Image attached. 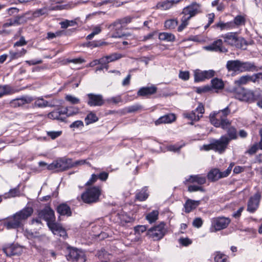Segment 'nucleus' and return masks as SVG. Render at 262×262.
Segmentation results:
<instances>
[{
    "label": "nucleus",
    "instance_id": "cd10ccee",
    "mask_svg": "<svg viewBox=\"0 0 262 262\" xmlns=\"http://www.w3.org/2000/svg\"><path fill=\"white\" fill-rule=\"evenodd\" d=\"M61 115H64V113H63V110L62 111L59 109H57L49 113L48 117L50 119H56L61 121H64L66 118L62 117L61 116Z\"/></svg>",
    "mask_w": 262,
    "mask_h": 262
},
{
    "label": "nucleus",
    "instance_id": "393cba45",
    "mask_svg": "<svg viewBox=\"0 0 262 262\" xmlns=\"http://www.w3.org/2000/svg\"><path fill=\"white\" fill-rule=\"evenodd\" d=\"M200 204V201H194L191 199H188L184 205V211L186 213H189L192 210L195 209Z\"/></svg>",
    "mask_w": 262,
    "mask_h": 262
},
{
    "label": "nucleus",
    "instance_id": "20e7f679",
    "mask_svg": "<svg viewBox=\"0 0 262 262\" xmlns=\"http://www.w3.org/2000/svg\"><path fill=\"white\" fill-rule=\"evenodd\" d=\"M222 37L224 39V42L231 46L237 48L246 50L249 45L248 42L242 37H238L237 33L230 32L223 35Z\"/></svg>",
    "mask_w": 262,
    "mask_h": 262
},
{
    "label": "nucleus",
    "instance_id": "a878e982",
    "mask_svg": "<svg viewBox=\"0 0 262 262\" xmlns=\"http://www.w3.org/2000/svg\"><path fill=\"white\" fill-rule=\"evenodd\" d=\"M176 119L173 114H168L159 118L156 121L155 124L159 125L162 123H169L174 121Z\"/></svg>",
    "mask_w": 262,
    "mask_h": 262
},
{
    "label": "nucleus",
    "instance_id": "4d7b16f0",
    "mask_svg": "<svg viewBox=\"0 0 262 262\" xmlns=\"http://www.w3.org/2000/svg\"><path fill=\"white\" fill-rule=\"evenodd\" d=\"M179 77L183 80H188L189 78V72L188 71H180Z\"/></svg>",
    "mask_w": 262,
    "mask_h": 262
},
{
    "label": "nucleus",
    "instance_id": "79ce46f5",
    "mask_svg": "<svg viewBox=\"0 0 262 262\" xmlns=\"http://www.w3.org/2000/svg\"><path fill=\"white\" fill-rule=\"evenodd\" d=\"M228 256L220 252H216L215 254L214 260L215 262H227Z\"/></svg>",
    "mask_w": 262,
    "mask_h": 262
},
{
    "label": "nucleus",
    "instance_id": "39448f33",
    "mask_svg": "<svg viewBox=\"0 0 262 262\" xmlns=\"http://www.w3.org/2000/svg\"><path fill=\"white\" fill-rule=\"evenodd\" d=\"M101 193L100 187H91L81 194V199L84 203L92 204L98 201Z\"/></svg>",
    "mask_w": 262,
    "mask_h": 262
},
{
    "label": "nucleus",
    "instance_id": "473e14b6",
    "mask_svg": "<svg viewBox=\"0 0 262 262\" xmlns=\"http://www.w3.org/2000/svg\"><path fill=\"white\" fill-rule=\"evenodd\" d=\"M178 25L177 19H170L166 20L164 23V27L169 30H173Z\"/></svg>",
    "mask_w": 262,
    "mask_h": 262
},
{
    "label": "nucleus",
    "instance_id": "c756f323",
    "mask_svg": "<svg viewBox=\"0 0 262 262\" xmlns=\"http://www.w3.org/2000/svg\"><path fill=\"white\" fill-rule=\"evenodd\" d=\"M147 187H143L139 192H137L136 194V199L139 201H144L146 200L148 197L147 193Z\"/></svg>",
    "mask_w": 262,
    "mask_h": 262
},
{
    "label": "nucleus",
    "instance_id": "9b49d317",
    "mask_svg": "<svg viewBox=\"0 0 262 262\" xmlns=\"http://www.w3.org/2000/svg\"><path fill=\"white\" fill-rule=\"evenodd\" d=\"M87 103L90 106H101L105 103V100L101 94L89 93L87 94Z\"/></svg>",
    "mask_w": 262,
    "mask_h": 262
},
{
    "label": "nucleus",
    "instance_id": "f3484780",
    "mask_svg": "<svg viewBox=\"0 0 262 262\" xmlns=\"http://www.w3.org/2000/svg\"><path fill=\"white\" fill-rule=\"evenodd\" d=\"M206 182V177L201 174H196L190 176L188 179H186L184 181V184L186 185L188 184L196 183L198 185L201 186L202 185L205 184Z\"/></svg>",
    "mask_w": 262,
    "mask_h": 262
},
{
    "label": "nucleus",
    "instance_id": "09e8293b",
    "mask_svg": "<svg viewBox=\"0 0 262 262\" xmlns=\"http://www.w3.org/2000/svg\"><path fill=\"white\" fill-rule=\"evenodd\" d=\"M48 11L46 8L44 7L38 9L34 11L33 13V16L35 17H38L47 13Z\"/></svg>",
    "mask_w": 262,
    "mask_h": 262
},
{
    "label": "nucleus",
    "instance_id": "5701e85b",
    "mask_svg": "<svg viewBox=\"0 0 262 262\" xmlns=\"http://www.w3.org/2000/svg\"><path fill=\"white\" fill-rule=\"evenodd\" d=\"M56 211L60 215L70 216L72 215L71 208L66 203L58 205L56 207Z\"/></svg>",
    "mask_w": 262,
    "mask_h": 262
},
{
    "label": "nucleus",
    "instance_id": "c9c22d12",
    "mask_svg": "<svg viewBox=\"0 0 262 262\" xmlns=\"http://www.w3.org/2000/svg\"><path fill=\"white\" fill-rule=\"evenodd\" d=\"M98 120V117L93 112H91L88 114L85 118V121L86 125L94 123Z\"/></svg>",
    "mask_w": 262,
    "mask_h": 262
},
{
    "label": "nucleus",
    "instance_id": "6e6d98bb",
    "mask_svg": "<svg viewBox=\"0 0 262 262\" xmlns=\"http://www.w3.org/2000/svg\"><path fill=\"white\" fill-rule=\"evenodd\" d=\"M205 79H209L215 75V71L213 70H209L208 71H203Z\"/></svg>",
    "mask_w": 262,
    "mask_h": 262
},
{
    "label": "nucleus",
    "instance_id": "13d9d810",
    "mask_svg": "<svg viewBox=\"0 0 262 262\" xmlns=\"http://www.w3.org/2000/svg\"><path fill=\"white\" fill-rule=\"evenodd\" d=\"M84 126L83 122L81 120H77L73 122L70 125V127L71 128H82Z\"/></svg>",
    "mask_w": 262,
    "mask_h": 262
},
{
    "label": "nucleus",
    "instance_id": "a211bd4d",
    "mask_svg": "<svg viewBox=\"0 0 262 262\" xmlns=\"http://www.w3.org/2000/svg\"><path fill=\"white\" fill-rule=\"evenodd\" d=\"M49 228L54 234L62 237L63 238L67 237V234L66 230L57 223L55 222L54 224H50Z\"/></svg>",
    "mask_w": 262,
    "mask_h": 262
},
{
    "label": "nucleus",
    "instance_id": "bf43d9fd",
    "mask_svg": "<svg viewBox=\"0 0 262 262\" xmlns=\"http://www.w3.org/2000/svg\"><path fill=\"white\" fill-rule=\"evenodd\" d=\"M211 90V88L208 85H206L203 87H198L196 89V92L198 94H202L203 93H205L209 92Z\"/></svg>",
    "mask_w": 262,
    "mask_h": 262
},
{
    "label": "nucleus",
    "instance_id": "9d476101",
    "mask_svg": "<svg viewBox=\"0 0 262 262\" xmlns=\"http://www.w3.org/2000/svg\"><path fill=\"white\" fill-rule=\"evenodd\" d=\"M38 217L47 222L48 227L55 221L54 211L49 206L45 207L39 211Z\"/></svg>",
    "mask_w": 262,
    "mask_h": 262
},
{
    "label": "nucleus",
    "instance_id": "1a4fd4ad",
    "mask_svg": "<svg viewBox=\"0 0 262 262\" xmlns=\"http://www.w3.org/2000/svg\"><path fill=\"white\" fill-rule=\"evenodd\" d=\"M68 254L67 255V259L69 261L76 262H84L85 256L84 253L75 248H69Z\"/></svg>",
    "mask_w": 262,
    "mask_h": 262
},
{
    "label": "nucleus",
    "instance_id": "5fc2aeb1",
    "mask_svg": "<svg viewBox=\"0 0 262 262\" xmlns=\"http://www.w3.org/2000/svg\"><path fill=\"white\" fill-rule=\"evenodd\" d=\"M245 90V89L241 86L234 89V92L235 94V97L238 99V97H242Z\"/></svg>",
    "mask_w": 262,
    "mask_h": 262
},
{
    "label": "nucleus",
    "instance_id": "423d86ee",
    "mask_svg": "<svg viewBox=\"0 0 262 262\" xmlns=\"http://www.w3.org/2000/svg\"><path fill=\"white\" fill-rule=\"evenodd\" d=\"M74 166L70 159L60 158L48 166L49 170H55L56 171H62Z\"/></svg>",
    "mask_w": 262,
    "mask_h": 262
},
{
    "label": "nucleus",
    "instance_id": "37998d69",
    "mask_svg": "<svg viewBox=\"0 0 262 262\" xmlns=\"http://www.w3.org/2000/svg\"><path fill=\"white\" fill-rule=\"evenodd\" d=\"M184 116L186 118L188 119L191 121H198L200 119V117L199 114L196 115L194 111H191L190 113H185L184 114Z\"/></svg>",
    "mask_w": 262,
    "mask_h": 262
},
{
    "label": "nucleus",
    "instance_id": "2f4dec72",
    "mask_svg": "<svg viewBox=\"0 0 262 262\" xmlns=\"http://www.w3.org/2000/svg\"><path fill=\"white\" fill-rule=\"evenodd\" d=\"M215 27L220 28L221 30H229L234 28V23H232V21L225 23L222 21H220L215 24Z\"/></svg>",
    "mask_w": 262,
    "mask_h": 262
},
{
    "label": "nucleus",
    "instance_id": "4c0bfd02",
    "mask_svg": "<svg viewBox=\"0 0 262 262\" xmlns=\"http://www.w3.org/2000/svg\"><path fill=\"white\" fill-rule=\"evenodd\" d=\"M79 108L75 107H67L63 110V113L67 115V117L71 116L78 114Z\"/></svg>",
    "mask_w": 262,
    "mask_h": 262
},
{
    "label": "nucleus",
    "instance_id": "de8ad7c7",
    "mask_svg": "<svg viewBox=\"0 0 262 262\" xmlns=\"http://www.w3.org/2000/svg\"><path fill=\"white\" fill-rule=\"evenodd\" d=\"M142 108V106L140 104H135L133 105L129 106L127 107H126L125 110L126 112L128 113H134L137 112L138 111L141 110Z\"/></svg>",
    "mask_w": 262,
    "mask_h": 262
},
{
    "label": "nucleus",
    "instance_id": "dca6fc26",
    "mask_svg": "<svg viewBox=\"0 0 262 262\" xmlns=\"http://www.w3.org/2000/svg\"><path fill=\"white\" fill-rule=\"evenodd\" d=\"M205 49L208 51L220 53H226L228 51L227 49L223 47V41L221 39L214 41L211 45L206 46Z\"/></svg>",
    "mask_w": 262,
    "mask_h": 262
},
{
    "label": "nucleus",
    "instance_id": "7c9ffc66",
    "mask_svg": "<svg viewBox=\"0 0 262 262\" xmlns=\"http://www.w3.org/2000/svg\"><path fill=\"white\" fill-rule=\"evenodd\" d=\"M23 18H24V16H19V15L17 16L16 17H15L14 19H9L8 20V21L5 23L3 25V27L4 28H6L9 27L13 26V25H19L21 23V22H20L21 19H23Z\"/></svg>",
    "mask_w": 262,
    "mask_h": 262
},
{
    "label": "nucleus",
    "instance_id": "f704fd0d",
    "mask_svg": "<svg viewBox=\"0 0 262 262\" xmlns=\"http://www.w3.org/2000/svg\"><path fill=\"white\" fill-rule=\"evenodd\" d=\"M158 215L159 212L157 210H153L146 215V219L151 224L158 220Z\"/></svg>",
    "mask_w": 262,
    "mask_h": 262
},
{
    "label": "nucleus",
    "instance_id": "49530a36",
    "mask_svg": "<svg viewBox=\"0 0 262 262\" xmlns=\"http://www.w3.org/2000/svg\"><path fill=\"white\" fill-rule=\"evenodd\" d=\"M123 56H124L122 55L121 54L118 53H112L110 55L106 56L109 62H113L116 60H117L121 58Z\"/></svg>",
    "mask_w": 262,
    "mask_h": 262
},
{
    "label": "nucleus",
    "instance_id": "603ef678",
    "mask_svg": "<svg viewBox=\"0 0 262 262\" xmlns=\"http://www.w3.org/2000/svg\"><path fill=\"white\" fill-rule=\"evenodd\" d=\"M95 62H96V64H97V63L100 64L102 65V66H104V67H105V68L106 70H107V69H108L107 63H108L109 62L108 61L106 56L100 58L98 60H96Z\"/></svg>",
    "mask_w": 262,
    "mask_h": 262
},
{
    "label": "nucleus",
    "instance_id": "0eeeda50",
    "mask_svg": "<svg viewBox=\"0 0 262 262\" xmlns=\"http://www.w3.org/2000/svg\"><path fill=\"white\" fill-rule=\"evenodd\" d=\"M166 232L165 224L163 222L155 226L148 230L147 235L154 241H159L162 239Z\"/></svg>",
    "mask_w": 262,
    "mask_h": 262
},
{
    "label": "nucleus",
    "instance_id": "a18cd8bd",
    "mask_svg": "<svg viewBox=\"0 0 262 262\" xmlns=\"http://www.w3.org/2000/svg\"><path fill=\"white\" fill-rule=\"evenodd\" d=\"M35 105L39 107H45L46 106L52 107L53 105L49 104L48 101L43 98H39L35 102Z\"/></svg>",
    "mask_w": 262,
    "mask_h": 262
},
{
    "label": "nucleus",
    "instance_id": "4be33fe9",
    "mask_svg": "<svg viewBox=\"0 0 262 262\" xmlns=\"http://www.w3.org/2000/svg\"><path fill=\"white\" fill-rule=\"evenodd\" d=\"M223 129L226 130L227 134L225 135L229 143L231 140L237 139L238 135L236 128L234 126H231V124L228 125L227 128Z\"/></svg>",
    "mask_w": 262,
    "mask_h": 262
},
{
    "label": "nucleus",
    "instance_id": "ea45409f",
    "mask_svg": "<svg viewBox=\"0 0 262 262\" xmlns=\"http://www.w3.org/2000/svg\"><path fill=\"white\" fill-rule=\"evenodd\" d=\"M173 5L169 0L164 1L159 3L157 7L162 10H166L172 7Z\"/></svg>",
    "mask_w": 262,
    "mask_h": 262
},
{
    "label": "nucleus",
    "instance_id": "aec40b11",
    "mask_svg": "<svg viewBox=\"0 0 262 262\" xmlns=\"http://www.w3.org/2000/svg\"><path fill=\"white\" fill-rule=\"evenodd\" d=\"M32 101V99L30 97H22L12 100L10 102V105L13 107H17L30 103Z\"/></svg>",
    "mask_w": 262,
    "mask_h": 262
},
{
    "label": "nucleus",
    "instance_id": "6ab92c4d",
    "mask_svg": "<svg viewBox=\"0 0 262 262\" xmlns=\"http://www.w3.org/2000/svg\"><path fill=\"white\" fill-rule=\"evenodd\" d=\"M199 9L200 5L199 4H193L185 7L182 12V14L189 15L191 18L199 12Z\"/></svg>",
    "mask_w": 262,
    "mask_h": 262
},
{
    "label": "nucleus",
    "instance_id": "ddd939ff",
    "mask_svg": "<svg viewBox=\"0 0 262 262\" xmlns=\"http://www.w3.org/2000/svg\"><path fill=\"white\" fill-rule=\"evenodd\" d=\"M3 252L7 256L19 255L23 252V248L16 244H8L3 248Z\"/></svg>",
    "mask_w": 262,
    "mask_h": 262
},
{
    "label": "nucleus",
    "instance_id": "3c124183",
    "mask_svg": "<svg viewBox=\"0 0 262 262\" xmlns=\"http://www.w3.org/2000/svg\"><path fill=\"white\" fill-rule=\"evenodd\" d=\"M248 78L249 81H252L253 82H258L259 79H262V73L254 74L252 76L248 75Z\"/></svg>",
    "mask_w": 262,
    "mask_h": 262
},
{
    "label": "nucleus",
    "instance_id": "c03bdc74",
    "mask_svg": "<svg viewBox=\"0 0 262 262\" xmlns=\"http://www.w3.org/2000/svg\"><path fill=\"white\" fill-rule=\"evenodd\" d=\"M245 18L244 16L242 15H237L234 19L232 23H234V28L236 26H239L241 25H244L245 24Z\"/></svg>",
    "mask_w": 262,
    "mask_h": 262
},
{
    "label": "nucleus",
    "instance_id": "864d4df0",
    "mask_svg": "<svg viewBox=\"0 0 262 262\" xmlns=\"http://www.w3.org/2000/svg\"><path fill=\"white\" fill-rule=\"evenodd\" d=\"M66 100L73 104H78L80 102L79 98L70 95L66 96Z\"/></svg>",
    "mask_w": 262,
    "mask_h": 262
},
{
    "label": "nucleus",
    "instance_id": "c85d7f7f",
    "mask_svg": "<svg viewBox=\"0 0 262 262\" xmlns=\"http://www.w3.org/2000/svg\"><path fill=\"white\" fill-rule=\"evenodd\" d=\"M159 38L161 40L173 42L175 40L174 35L171 33L162 32L159 35Z\"/></svg>",
    "mask_w": 262,
    "mask_h": 262
},
{
    "label": "nucleus",
    "instance_id": "72a5a7b5",
    "mask_svg": "<svg viewBox=\"0 0 262 262\" xmlns=\"http://www.w3.org/2000/svg\"><path fill=\"white\" fill-rule=\"evenodd\" d=\"M212 86L214 89L221 90L224 87L223 81L219 78H214L211 80Z\"/></svg>",
    "mask_w": 262,
    "mask_h": 262
},
{
    "label": "nucleus",
    "instance_id": "6e6552de",
    "mask_svg": "<svg viewBox=\"0 0 262 262\" xmlns=\"http://www.w3.org/2000/svg\"><path fill=\"white\" fill-rule=\"evenodd\" d=\"M230 220L225 217H214L211 221V228L210 230L211 232H215L219 231L227 227Z\"/></svg>",
    "mask_w": 262,
    "mask_h": 262
},
{
    "label": "nucleus",
    "instance_id": "f257e3e1",
    "mask_svg": "<svg viewBox=\"0 0 262 262\" xmlns=\"http://www.w3.org/2000/svg\"><path fill=\"white\" fill-rule=\"evenodd\" d=\"M33 212L31 207H26L16 213L12 217L9 218L5 223L4 226L8 229H16L23 226L24 222L30 216Z\"/></svg>",
    "mask_w": 262,
    "mask_h": 262
},
{
    "label": "nucleus",
    "instance_id": "0e129e2a",
    "mask_svg": "<svg viewBox=\"0 0 262 262\" xmlns=\"http://www.w3.org/2000/svg\"><path fill=\"white\" fill-rule=\"evenodd\" d=\"M19 190L17 188L10 189L8 192L9 197H15L16 196L19 195Z\"/></svg>",
    "mask_w": 262,
    "mask_h": 262
},
{
    "label": "nucleus",
    "instance_id": "774afa93",
    "mask_svg": "<svg viewBox=\"0 0 262 262\" xmlns=\"http://www.w3.org/2000/svg\"><path fill=\"white\" fill-rule=\"evenodd\" d=\"M27 43V42L25 40V37L24 36H21L19 40L16 41L14 44V47H19L23 46L26 45Z\"/></svg>",
    "mask_w": 262,
    "mask_h": 262
},
{
    "label": "nucleus",
    "instance_id": "8fccbe9b",
    "mask_svg": "<svg viewBox=\"0 0 262 262\" xmlns=\"http://www.w3.org/2000/svg\"><path fill=\"white\" fill-rule=\"evenodd\" d=\"M249 82L248 75L241 76L238 80L235 81V83L240 85L242 84H246Z\"/></svg>",
    "mask_w": 262,
    "mask_h": 262
},
{
    "label": "nucleus",
    "instance_id": "e2e57ef3",
    "mask_svg": "<svg viewBox=\"0 0 262 262\" xmlns=\"http://www.w3.org/2000/svg\"><path fill=\"white\" fill-rule=\"evenodd\" d=\"M179 243L184 246H188L192 243V241L188 238H180Z\"/></svg>",
    "mask_w": 262,
    "mask_h": 262
},
{
    "label": "nucleus",
    "instance_id": "412c9836",
    "mask_svg": "<svg viewBox=\"0 0 262 262\" xmlns=\"http://www.w3.org/2000/svg\"><path fill=\"white\" fill-rule=\"evenodd\" d=\"M157 91V88L155 85L145 86L140 88L137 92L138 96H147L154 94Z\"/></svg>",
    "mask_w": 262,
    "mask_h": 262
},
{
    "label": "nucleus",
    "instance_id": "052dcab7",
    "mask_svg": "<svg viewBox=\"0 0 262 262\" xmlns=\"http://www.w3.org/2000/svg\"><path fill=\"white\" fill-rule=\"evenodd\" d=\"M132 18H133L130 16H126L122 18L118 19V20L125 27L127 24L132 21Z\"/></svg>",
    "mask_w": 262,
    "mask_h": 262
},
{
    "label": "nucleus",
    "instance_id": "338daca9",
    "mask_svg": "<svg viewBox=\"0 0 262 262\" xmlns=\"http://www.w3.org/2000/svg\"><path fill=\"white\" fill-rule=\"evenodd\" d=\"M203 224V221L201 218L197 217L195 218L192 223V225L194 227L196 228H200Z\"/></svg>",
    "mask_w": 262,
    "mask_h": 262
},
{
    "label": "nucleus",
    "instance_id": "b1692460",
    "mask_svg": "<svg viewBox=\"0 0 262 262\" xmlns=\"http://www.w3.org/2000/svg\"><path fill=\"white\" fill-rule=\"evenodd\" d=\"M207 178L209 180L212 182H215L220 179L224 178L222 172L220 171L217 168L211 169L207 174Z\"/></svg>",
    "mask_w": 262,
    "mask_h": 262
},
{
    "label": "nucleus",
    "instance_id": "69168bd1",
    "mask_svg": "<svg viewBox=\"0 0 262 262\" xmlns=\"http://www.w3.org/2000/svg\"><path fill=\"white\" fill-rule=\"evenodd\" d=\"M122 100L120 96L114 97L107 100V101L109 103H113L116 104L119 103V102H122Z\"/></svg>",
    "mask_w": 262,
    "mask_h": 262
},
{
    "label": "nucleus",
    "instance_id": "f03ea898",
    "mask_svg": "<svg viewBox=\"0 0 262 262\" xmlns=\"http://www.w3.org/2000/svg\"><path fill=\"white\" fill-rule=\"evenodd\" d=\"M230 113L229 107L217 112H213L209 115L211 123L216 127L226 128L231 122L227 119L228 115Z\"/></svg>",
    "mask_w": 262,
    "mask_h": 262
},
{
    "label": "nucleus",
    "instance_id": "e433bc0d",
    "mask_svg": "<svg viewBox=\"0 0 262 262\" xmlns=\"http://www.w3.org/2000/svg\"><path fill=\"white\" fill-rule=\"evenodd\" d=\"M27 53L26 50L23 48L20 51H17L16 52H14L12 51H10L9 52L10 55V58L11 60H13L14 59L18 58L25 54Z\"/></svg>",
    "mask_w": 262,
    "mask_h": 262
},
{
    "label": "nucleus",
    "instance_id": "f8f14e48",
    "mask_svg": "<svg viewBox=\"0 0 262 262\" xmlns=\"http://www.w3.org/2000/svg\"><path fill=\"white\" fill-rule=\"evenodd\" d=\"M229 144L228 139L225 135H223L219 139H213L212 145L214 146L215 151L222 154L225 151Z\"/></svg>",
    "mask_w": 262,
    "mask_h": 262
},
{
    "label": "nucleus",
    "instance_id": "bb28decb",
    "mask_svg": "<svg viewBox=\"0 0 262 262\" xmlns=\"http://www.w3.org/2000/svg\"><path fill=\"white\" fill-rule=\"evenodd\" d=\"M238 99L247 102H253L256 99V97L253 91L246 90L243 96L238 97Z\"/></svg>",
    "mask_w": 262,
    "mask_h": 262
},
{
    "label": "nucleus",
    "instance_id": "2eb2a0df",
    "mask_svg": "<svg viewBox=\"0 0 262 262\" xmlns=\"http://www.w3.org/2000/svg\"><path fill=\"white\" fill-rule=\"evenodd\" d=\"M260 199L261 194L259 192L250 197L248 202L247 210L250 213L254 212L258 207Z\"/></svg>",
    "mask_w": 262,
    "mask_h": 262
},
{
    "label": "nucleus",
    "instance_id": "58836bf2",
    "mask_svg": "<svg viewBox=\"0 0 262 262\" xmlns=\"http://www.w3.org/2000/svg\"><path fill=\"white\" fill-rule=\"evenodd\" d=\"M205 79L203 71L196 70L194 73V80L195 82L203 81Z\"/></svg>",
    "mask_w": 262,
    "mask_h": 262
},
{
    "label": "nucleus",
    "instance_id": "4468645a",
    "mask_svg": "<svg viewBox=\"0 0 262 262\" xmlns=\"http://www.w3.org/2000/svg\"><path fill=\"white\" fill-rule=\"evenodd\" d=\"M124 27L118 19L108 26L110 30L113 32L112 34V37L113 38H120L125 36V34L122 33V30Z\"/></svg>",
    "mask_w": 262,
    "mask_h": 262
},
{
    "label": "nucleus",
    "instance_id": "680f3d73",
    "mask_svg": "<svg viewBox=\"0 0 262 262\" xmlns=\"http://www.w3.org/2000/svg\"><path fill=\"white\" fill-rule=\"evenodd\" d=\"M62 133L61 131L58 132H48L47 135L50 137L52 139H55L58 137L60 136Z\"/></svg>",
    "mask_w": 262,
    "mask_h": 262
},
{
    "label": "nucleus",
    "instance_id": "a19ab883",
    "mask_svg": "<svg viewBox=\"0 0 262 262\" xmlns=\"http://www.w3.org/2000/svg\"><path fill=\"white\" fill-rule=\"evenodd\" d=\"M188 185V189L187 190L189 192H193L195 191H201V192H204L205 189L202 186H199L198 185H194V184H187Z\"/></svg>",
    "mask_w": 262,
    "mask_h": 262
},
{
    "label": "nucleus",
    "instance_id": "7ed1b4c3",
    "mask_svg": "<svg viewBox=\"0 0 262 262\" xmlns=\"http://www.w3.org/2000/svg\"><path fill=\"white\" fill-rule=\"evenodd\" d=\"M226 68L229 71L237 73L257 71L258 69L254 62L242 61L239 60H229L227 62Z\"/></svg>",
    "mask_w": 262,
    "mask_h": 262
}]
</instances>
